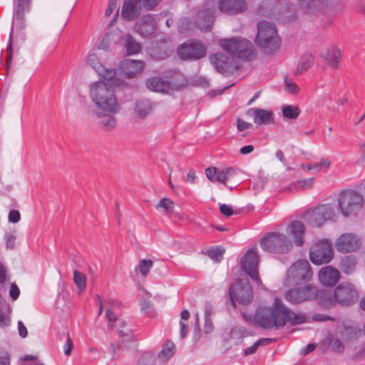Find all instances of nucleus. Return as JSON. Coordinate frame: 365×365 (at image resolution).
<instances>
[{"label": "nucleus", "instance_id": "nucleus-1", "mask_svg": "<svg viewBox=\"0 0 365 365\" xmlns=\"http://www.w3.org/2000/svg\"><path fill=\"white\" fill-rule=\"evenodd\" d=\"M240 314L250 325L264 329H278L284 327L287 323L296 326L304 323L307 320L304 314H295L278 298H275L272 307H258L253 315L245 312H241Z\"/></svg>", "mask_w": 365, "mask_h": 365}, {"label": "nucleus", "instance_id": "nucleus-2", "mask_svg": "<svg viewBox=\"0 0 365 365\" xmlns=\"http://www.w3.org/2000/svg\"><path fill=\"white\" fill-rule=\"evenodd\" d=\"M219 43L231 56L217 53L211 55L210 61L214 68L223 75L234 73L240 69V66L234 58L250 61L256 57L253 43L246 38L234 37L220 39Z\"/></svg>", "mask_w": 365, "mask_h": 365}, {"label": "nucleus", "instance_id": "nucleus-3", "mask_svg": "<svg viewBox=\"0 0 365 365\" xmlns=\"http://www.w3.org/2000/svg\"><path fill=\"white\" fill-rule=\"evenodd\" d=\"M89 97L94 105L97 117L105 114H117L121 108L113 86L103 81L90 84Z\"/></svg>", "mask_w": 365, "mask_h": 365}, {"label": "nucleus", "instance_id": "nucleus-4", "mask_svg": "<svg viewBox=\"0 0 365 365\" xmlns=\"http://www.w3.org/2000/svg\"><path fill=\"white\" fill-rule=\"evenodd\" d=\"M255 43L268 55L277 53L281 46V38L275 25L267 21H259L257 24Z\"/></svg>", "mask_w": 365, "mask_h": 365}, {"label": "nucleus", "instance_id": "nucleus-5", "mask_svg": "<svg viewBox=\"0 0 365 365\" xmlns=\"http://www.w3.org/2000/svg\"><path fill=\"white\" fill-rule=\"evenodd\" d=\"M29 5H16L14 11L11 29L9 34V40L6 48V51L8 53L6 59V65L8 69L11 64L12 39L14 34L16 37H19L21 39L24 38V34L22 32L26 27L24 21V12L29 9Z\"/></svg>", "mask_w": 365, "mask_h": 365}, {"label": "nucleus", "instance_id": "nucleus-6", "mask_svg": "<svg viewBox=\"0 0 365 365\" xmlns=\"http://www.w3.org/2000/svg\"><path fill=\"white\" fill-rule=\"evenodd\" d=\"M263 250L270 253H285L292 249V244L283 233L269 232L259 242Z\"/></svg>", "mask_w": 365, "mask_h": 365}, {"label": "nucleus", "instance_id": "nucleus-7", "mask_svg": "<svg viewBox=\"0 0 365 365\" xmlns=\"http://www.w3.org/2000/svg\"><path fill=\"white\" fill-rule=\"evenodd\" d=\"M338 204L341 214L348 217L355 215L361 210L364 205V198L355 190H345L340 193Z\"/></svg>", "mask_w": 365, "mask_h": 365}, {"label": "nucleus", "instance_id": "nucleus-8", "mask_svg": "<svg viewBox=\"0 0 365 365\" xmlns=\"http://www.w3.org/2000/svg\"><path fill=\"white\" fill-rule=\"evenodd\" d=\"M230 299L232 305L235 308L237 301L239 304L247 305L253 299L252 288L248 281L245 279H237L230 286Z\"/></svg>", "mask_w": 365, "mask_h": 365}, {"label": "nucleus", "instance_id": "nucleus-9", "mask_svg": "<svg viewBox=\"0 0 365 365\" xmlns=\"http://www.w3.org/2000/svg\"><path fill=\"white\" fill-rule=\"evenodd\" d=\"M319 294L317 287L307 284L287 290L284 294L285 299L292 304H299L304 302L315 299Z\"/></svg>", "mask_w": 365, "mask_h": 365}, {"label": "nucleus", "instance_id": "nucleus-10", "mask_svg": "<svg viewBox=\"0 0 365 365\" xmlns=\"http://www.w3.org/2000/svg\"><path fill=\"white\" fill-rule=\"evenodd\" d=\"M287 275L289 281L299 284L309 281L312 278L313 272L307 259H299L289 267Z\"/></svg>", "mask_w": 365, "mask_h": 365}, {"label": "nucleus", "instance_id": "nucleus-11", "mask_svg": "<svg viewBox=\"0 0 365 365\" xmlns=\"http://www.w3.org/2000/svg\"><path fill=\"white\" fill-rule=\"evenodd\" d=\"M177 51L181 59L195 61L205 56L207 48L201 41L191 39L179 46Z\"/></svg>", "mask_w": 365, "mask_h": 365}, {"label": "nucleus", "instance_id": "nucleus-12", "mask_svg": "<svg viewBox=\"0 0 365 365\" xmlns=\"http://www.w3.org/2000/svg\"><path fill=\"white\" fill-rule=\"evenodd\" d=\"M310 260L315 264L329 263L334 257L332 243L329 240L324 239L317 242L309 252Z\"/></svg>", "mask_w": 365, "mask_h": 365}, {"label": "nucleus", "instance_id": "nucleus-13", "mask_svg": "<svg viewBox=\"0 0 365 365\" xmlns=\"http://www.w3.org/2000/svg\"><path fill=\"white\" fill-rule=\"evenodd\" d=\"M106 315L108 321V327L112 329H116L118 333V336L122 340L118 346H115L113 343L111 344L113 351L115 353L117 350H120L125 346L123 344L124 341H131L132 335L129 331L125 332L123 330V329L126 326V322L123 319L116 316V314L113 312L112 307L106 309Z\"/></svg>", "mask_w": 365, "mask_h": 365}, {"label": "nucleus", "instance_id": "nucleus-14", "mask_svg": "<svg viewBox=\"0 0 365 365\" xmlns=\"http://www.w3.org/2000/svg\"><path fill=\"white\" fill-rule=\"evenodd\" d=\"M334 297L337 303L347 307L358 301L359 293L353 284L341 282L334 289Z\"/></svg>", "mask_w": 365, "mask_h": 365}, {"label": "nucleus", "instance_id": "nucleus-15", "mask_svg": "<svg viewBox=\"0 0 365 365\" xmlns=\"http://www.w3.org/2000/svg\"><path fill=\"white\" fill-rule=\"evenodd\" d=\"M259 257L257 253L250 249L241 260L242 269L255 281L258 285L262 284V281L258 274Z\"/></svg>", "mask_w": 365, "mask_h": 365}, {"label": "nucleus", "instance_id": "nucleus-16", "mask_svg": "<svg viewBox=\"0 0 365 365\" xmlns=\"http://www.w3.org/2000/svg\"><path fill=\"white\" fill-rule=\"evenodd\" d=\"M336 210L330 204L321 205L316 207L309 217V223L314 227L322 226L325 221L334 220Z\"/></svg>", "mask_w": 365, "mask_h": 365}, {"label": "nucleus", "instance_id": "nucleus-17", "mask_svg": "<svg viewBox=\"0 0 365 365\" xmlns=\"http://www.w3.org/2000/svg\"><path fill=\"white\" fill-rule=\"evenodd\" d=\"M360 238L353 233H344L336 240L335 246L339 252L346 253L356 251L360 245Z\"/></svg>", "mask_w": 365, "mask_h": 365}, {"label": "nucleus", "instance_id": "nucleus-18", "mask_svg": "<svg viewBox=\"0 0 365 365\" xmlns=\"http://www.w3.org/2000/svg\"><path fill=\"white\" fill-rule=\"evenodd\" d=\"M219 10L227 15H237L245 12L247 9L245 0H220Z\"/></svg>", "mask_w": 365, "mask_h": 365}, {"label": "nucleus", "instance_id": "nucleus-19", "mask_svg": "<svg viewBox=\"0 0 365 365\" xmlns=\"http://www.w3.org/2000/svg\"><path fill=\"white\" fill-rule=\"evenodd\" d=\"M304 13L309 15H318L326 11L329 6V0H299Z\"/></svg>", "mask_w": 365, "mask_h": 365}, {"label": "nucleus", "instance_id": "nucleus-20", "mask_svg": "<svg viewBox=\"0 0 365 365\" xmlns=\"http://www.w3.org/2000/svg\"><path fill=\"white\" fill-rule=\"evenodd\" d=\"M145 68L143 61L125 59L120 62L119 68L128 78H135L141 73Z\"/></svg>", "mask_w": 365, "mask_h": 365}, {"label": "nucleus", "instance_id": "nucleus-21", "mask_svg": "<svg viewBox=\"0 0 365 365\" xmlns=\"http://www.w3.org/2000/svg\"><path fill=\"white\" fill-rule=\"evenodd\" d=\"M135 29L138 34L143 37L153 35L156 29V22L151 14L143 15L135 23Z\"/></svg>", "mask_w": 365, "mask_h": 365}, {"label": "nucleus", "instance_id": "nucleus-22", "mask_svg": "<svg viewBox=\"0 0 365 365\" xmlns=\"http://www.w3.org/2000/svg\"><path fill=\"white\" fill-rule=\"evenodd\" d=\"M341 274L339 270L331 266L322 267L319 272V282L324 286L333 287L339 282Z\"/></svg>", "mask_w": 365, "mask_h": 365}, {"label": "nucleus", "instance_id": "nucleus-23", "mask_svg": "<svg viewBox=\"0 0 365 365\" xmlns=\"http://www.w3.org/2000/svg\"><path fill=\"white\" fill-rule=\"evenodd\" d=\"M247 115L253 117V120L257 125L274 123V113L271 110L262 108H251L247 110Z\"/></svg>", "mask_w": 365, "mask_h": 365}, {"label": "nucleus", "instance_id": "nucleus-24", "mask_svg": "<svg viewBox=\"0 0 365 365\" xmlns=\"http://www.w3.org/2000/svg\"><path fill=\"white\" fill-rule=\"evenodd\" d=\"M305 228L304 225L299 221L291 222L287 229V234L293 240L295 245L301 247L304 244V234Z\"/></svg>", "mask_w": 365, "mask_h": 365}, {"label": "nucleus", "instance_id": "nucleus-25", "mask_svg": "<svg viewBox=\"0 0 365 365\" xmlns=\"http://www.w3.org/2000/svg\"><path fill=\"white\" fill-rule=\"evenodd\" d=\"M214 12L210 9L203 10L196 19L197 26L203 31H210L214 21Z\"/></svg>", "mask_w": 365, "mask_h": 365}, {"label": "nucleus", "instance_id": "nucleus-26", "mask_svg": "<svg viewBox=\"0 0 365 365\" xmlns=\"http://www.w3.org/2000/svg\"><path fill=\"white\" fill-rule=\"evenodd\" d=\"M145 85L149 90L155 92H165L169 87L168 81L158 76L148 78Z\"/></svg>", "mask_w": 365, "mask_h": 365}, {"label": "nucleus", "instance_id": "nucleus-27", "mask_svg": "<svg viewBox=\"0 0 365 365\" xmlns=\"http://www.w3.org/2000/svg\"><path fill=\"white\" fill-rule=\"evenodd\" d=\"M153 108V103L148 99L138 100L135 103V112L140 118H145Z\"/></svg>", "mask_w": 365, "mask_h": 365}, {"label": "nucleus", "instance_id": "nucleus-28", "mask_svg": "<svg viewBox=\"0 0 365 365\" xmlns=\"http://www.w3.org/2000/svg\"><path fill=\"white\" fill-rule=\"evenodd\" d=\"M357 261L354 256L347 255L340 260L339 267L342 272L350 274L354 272L356 268Z\"/></svg>", "mask_w": 365, "mask_h": 365}, {"label": "nucleus", "instance_id": "nucleus-29", "mask_svg": "<svg viewBox=\"0 0 365 365\" xmlns=\"http://www.w3.org/2000/svg\"><path fill=\"white\" fill-rule=\"evenodd\" d=\"M175 352V345L171 340H166L162 350L158 354V359L162 362H166Z\"/></svg>", "mask_w": 365, "mask_h": 365}, {"label": "nucleus", "instance_id": "nucleus-30", "mask_svg": "<svg viewBox=\"0 0 365 365\" xmlns=\"http://www.w3.org/2000/svg\"><path fill=\"white\" fill-rule=\"evenodd\" d=\"M205 175L212 182L217 181L226 185L227 178L223 169L219 170L215 167H210L205 170Z\"/></svg>", "mask_w": 365, "mask_h": 365}, {"label": "nucleus", "instance_id": "nucleus-31", "mask_svg": "<svg viewBox=\"0 0 365 365\" xmlns=\"http://www.w3.org/2000/svg\"><path fill=\"white\" fill-rule=\"evenodd\" d=\"M324 58L332 68L336 69L341 59V52L339 49L334 48L328 50L324 53Z\"/></svg>", "mask_w": 365, "mask_h": 365}, {"label": "nucleus", "instance_id": "nucleus-32", "mask_svg": "<svg viewBox=\"0 0 365 365\" xmlns=\"http://www.w3.org/2000/svg\"><path fill=\"white\" fill-rule=\"evenodd\" d=\"M125 48L128 55H134L141 51V45L130 34L125 36Z\"/></svg>", "mask_w": 365, "mask_h": 365}, {"label": "nucleus", "instance_id": "nucleus-33", "mask_svg": "<svg viewBox=\"0 0 365 365\" xmlns=\"http://www.w3.org/2000/svg\"><path fill=\"white\" fill-rule=\"evenodd\" d=\"M314 63V57L310 53H304L302 56L294 74L299 75L309 69Z\"/></svg>", "mask_w": 365, "mask_h": 365}, {"label": "nucleus", "instance_id": "nucleus-34", "mask_svg": "<svg viewBox=\"0 0 365 365\" xmlns=\"http://www.w3.org/2000/svg\"><path fill=\"white\" fill-rule=\"evenodd\" d=\"M115 114H105L101 118H102L99 123L98 126L103 130L110 131L114 129L117 125L116 118L114 117Z\"/></svg>", "mask_w": 365, "mask_h": 365}, {"label": "nucleus", "instance_id": "nucleus-35", "mask_svg": "<svg viewBox=\"0 0 365 365\" xmlns=\"http://www.w3.org/2000/svg\"><path fill=\"white\" fill-rule=\"evenodd\" d=\"M314 185V178H308L301 180H297L295 182L286 187L284 191L294 192L298 190H302L305 188H311Z\"/></svg>", "mask_w": 365, "mask_h": 365}, {"label": "nucleus", "instance_id": "nucleus-36", "mask_svg": "<svg viewBox=\"0 0 365 365\" xmlns=\"http://www.w3.org/2000/svg\"><path fill=\"white\" fill-rule=\"evenodd\" d=\"M156 209H162L165 214L172 213L174 211V202L170 199L164 197L158 202Z\"/></svg>", "mask_w": 365, "mask_h": 365}, {"label": "nucleus", "instance_id": "nucleus-37", "mask_svg": "<svg viewBox=\"0 0 365 365\" xmlns=\"http://www.w3.org/2000/svg\"><path fill=\"white\" fill-rule=\"evenodd\" d=\"M300 113L299 109L294 106L286 105L282 108V114L284 118L296 119Z\"/></svg>", "mask_w": 365, "mask_h": 365}, {"label": "nucleus", "instance_id": "nucleus-38", "mask_svg": "<svg viewBox=\"0 0 365 365\" xmlns=\"http://www.w3.org/2000/svg\"><path fill=\"white\" fill-rule=\"evenodd\" d=\"M97 73L103 80L110 81L114 78L115 70L113 68H106L103 65L98 66V71Z\"/></svg>", "mask_w": 365, "mask_h": 365}, {"label": "nucleus", "instance_id": "nucleus-39", "mask_svg": "<svg viewBox=\"0 0 365 365\" xmlns=\"http://www.w3.org/2000/svg\"><path fill=\"white\" fill-rule=\"evenodd\" d=\"M73 281L80 292L86 288V277L83 273L75 270L73 272Z\"/></svg>", "mask_w": 365, "mask_h": 365}, {"label": "nucleus", "instance_id": "nucleus-40", "mask_svg": "<svg viewBox=\"0 0 365 365\" xmlns=\"http://www.w3.org/2000/svg\"><path fill=\"white\" fill-rule=\"evenodd\" d=\"M224 252L225 249L216 247L207 250V254L215 262H220L222 259Z\"/></svg>", "mask_w": 365, "mask_h": 365}, {"label": "nucleus", "instance_id": "nucleus-41", "mask_svg": "<svg viewBox=\"0 0 365 365\" xmlns=\"http://www.w3.org/2000/svg\"><path fill=\"white\" fill-rule=\"evenodd\" d=\"M156 360L155 356L151 352H145L138 360V365H153Z\"/></svg>", "mask_w": 365, "mask_h": 365}, {"label": "nucleus", "instance_id": "nucleus-42", "mask_svg": "<svg viewBox=\"0 0 365 365\" xmlns=\"http://www.w3.org/2000/svg\"><path fill=\"white\" fill-rule=\"evenodd\" d=\"M153 265V261L150 259H142L140 262L139 269L143 276H146Z\"/></svg>", "mask_w": 365, "mask_h": 365}, {"label": "nucleus", "instance_id": "nucleus-43", "mask_svg": "<svg viewBox=\"0 0 365 365\" xmlns=\"http://www.w3.org/2000/svg\"><path fill=\"white\" fill-rule=\"evenodd\" d=\"M138 1L141 9L143 7L147 10H153L160 2L158 0H140Z\"/></svg>", "mask_w": 365, "mask_h": 365}, {"label": "nucleus", "instance_id": "nucleus-44", "mask_svg": "<svg viewBox=\"0 0 365 365\" xmlns=\"http://www.w3.org/2000/svg\"><path fill=\"white\" fill-rule=\"evenodd\" d=\"M331 348L335 352L341 353L344 349V346L343 343L338 339L334 338L331 340L330 342Z\"/></svg>", "mask_w": 365, "mask_h": 365}, {"label": "nucleus", "instance_id": "nucleus-45", "mask_svg": "<svg viewBox=\"0 0 365 365\" xmlns=\"http://www.w3.org/2000/svg\"><path fill=\"white\" fill-rule=\"evenodd\" d=\"M87 63L98 73V66H103L95 54L89 55L87 58Z\"/></svg>", "mask_w": 365, "mask_h": 365}, {"label": "nucleus", "instance_id": "nucleus-46", "mask_svg": "<svg viewBox=\"0 0 365 365\" xmlns=\"http://www.w3.org/2000/svg\"><path fill=\"white\" fill-rule=\"evenodd\" d=\"M230 338L237 340L235 344L241 343L243 338L242 331L237 327L232 329L230 331Z\"/></svg>", "mask_w": 365, "mask_h": 365}, {"label": "nucleus", "instance_id": "nucleus-47", "mask_svg": "<svg viewBox=\"0 0 365 365\" xmlns=\"http://www.w3.org/2000/svg\"><path fill=\"white\" fill-rule=\"evenodd\" d=\"M140 306L142 311L148 315H150L153 312V306L148 300L143 299L140 302Z\"/></svg>", "mask_w": 365, "mask_h": 365}, {"label": "nucleus", "instance_id": "nucleus-48", "mask_svg": "<svg viewBox=\"0 0 365 365\" xmlns=\"http://www.w3.org/2000/svg\"><path fill=\"white\" fill-rule=\"evenodd\" d=\"M330 165L331 161L329 160L322 158L319 163L312 165V168L313 170L321 171L324 167L328 168Z\"/></svg>", "mask_w": 365, "mask_h": 365}, {"label": "nucleus", "instance_id": "nucleus-49", "mask_svg": "<svg viewBox=\"0 0 365 365\" xmlns=\"http://www.w3.org/2000/svg\"><path fill=\"white\" fill-rule=\"evenodd\" d=\"M6 247L7 249H13L15 245L16 236L12 233H7L5 235Z\"/></svg>", "mask_w": 365, "mask_h": 365}, {"label": "nucleus", "instance_id": "nucleus-50", "mask_svg": "<svg viewBox=\"0 0 365 365\" xmlns=\"http://www.w3.org/2000/svg\"><path fill=\"white\" fill-rule=\"evenodd\" d=\"M252 127V124L247 123L240 118L237 119V128L239 131L242 132L246 129H249Z\"/></svg>", "mask_w": 365, "mask_h": 365}, {"label": "nucleus", "instance_id": "nucleus-51", "mask_svg": "<svg viewBox=\"0 0 365 365\" xmlns=\"http://www.w3.org/2000/svg\"><path fill=\"white\" fill-rule=\"evenodd\" d=\"M67 339L66 342L63 346V352L66 356H68L71 354V351L73 349V341L70 336H68V334H66Z\"/></svg>", "mask_w": 365, "mask_h": 365}, {"label": "nucleus", "instance_id": "nucleus-52", "mask_svg": "<svg viewBox=\"0 0 365 365\" xmlns=\"http://www.w3.org/2000/svg\"><path fill=\"white\" fill-rule=\"evenodd\" d=\"M20 294V290L15 283H12L10 287L9 296L13 300L18 299Z\"/></svg>", "mask_w": 365, "mask_h": 365}, {"label": "nucleus", "instance_id": "nucleus-53", "mask_svg": "<svg viewBox=\"0 0 365 365\" xmlns=\"http://www.w3.org/2000/svg\"><path fill=\"white\" fill-rule=\"evenodd\" d=\"M220 211L226 217H230L234 213L232 206L227 204L221 205L220 207Z\"/></svg>", "mask_w": 365, "mask_h": 365}, {"label": "nucleus", "instance_id": "nucleus-54", "mask_svg": "<svg viewBox=\"0 0 365 365\" xmlns=\"http://www.w3.org/2000/svg\"><path fill=\"white\" fill-rule=\"evenodd\" d=\"M21 215L18 210H13L9 213V221L12 223H16L20 220Z\"/></svg>", "mask_w": 365, "mask_h": 365}, {"label": "nucleus", "instance_id": "nucleus-55", "mask_svg": "<svg viewBox=\"0 0 365 365\" xmlns=\"http://www.w3.org/2000/svg\"><path fill=\"white\" fill-rule=\"evenodd\" d=\"M284 81L286 89L288 91H289L292 93H297L298 92L299 88L295 83L288 81L287 78H285Z\"/></svg>", "mask_w": 365, "mask_h": 365}, {"label": "nucleus", "instance_id": "nucleus-56", "mask_svg": "<svg viewBox=\"0 0 365 365\" xmlns=\"http://www.w3.org/2000/svg\"><path fill=\"white\" fill-rule=\"evenodd\" d=\"M0 365H10V357L9 354L0 350Z\"/></svg>", "mask_w": 365, "mask_h": 365}, {"label": "nucleus", "instance_id": "nucleus-57", "mask_svg": "<svg viewBox=\"0 0 365 365\" xmlns=\"http://www.w3.org/2000/svg\"><path fill=\"white\" fill-rule=\"evenodd\" d=\"M190 22L187 18L182 19L178 25V30L180 33H183L189 29Z\"/></svg>", "mask_w": 365, "mask_h": 365}, {"label": "nucleus", "instance_id": "nucleus-58", "mask_svg": "<svg viewBox=\"0 0 365 365\" xmlns=\"http://www.w3.org/2000/svg\"><path fill=\"white\" fill-rule=\"evenodd\" d=\"M259 346V343L257 341L255 342L252 346H248L244 350V355L248 356L255 354L257 351Z\"/></svg>", "mask_w": 365, "mask_h": 365}, {"label": "nucleus", "instance_id": "nucleus-59", "mask_svg": "<svg viewBox=\"0 0 365 365\" xmlns=\"http://www.w3.org/2000/svg\"><path fill=\"white\" fill-rule=\"evenodd\" d=\"M116 6H117L116 0H109L108 6L105 12V16L107 17L110 16L111 14L116 9Z\"/></svg>", "mask_w": 365, "mask_h": 365}, {"label": "nucleus", "instance_id": "nucleus-60", "mask_svg": "<svg viewBox=\"0 0 365 365\" xmlns=\"http://www.w3.org/2000/svg\"><path fill=\"white\" fill-rule=\"evenodd\" d=\"M227 180L232 179L234 176L237 175V169L230 167V168H223Z\"/></svg>", "mask_w": 365, "mask_h": 365}, {"label": "nucleus", "instance_id": "nucleus-61", "mask_svg": "<svg viewBox=\"0 0 365 365\" xmlns=\"http://www.w3.org/2000/svg\"><path fill=\"white\" fill-rule=\"evenodd\" d=\"M18 330L21 337L26 338L28 336V331L21 321L18 322Z\"/></svg>", "mask_w": 365, "mask_h": 365}, {"label": "nucleus", "instance_id": "nucleus-62", "mask_svg": "<svg viewBox=\"0 0 365 365\" xmlns=\"http://www.w3.org/2000/svg\"><path fill=\"white\" fill-rule=\"evenodd\" d=\"M180 337L182 339H184L187 336L188 331H189L188 324L186 322L180 321Z\"/></svg>", "mask_w": 365, "mask_h": 365}, {"label": "nucleus", "instance_id": "nucleus-63", "mask_svg": "<svg viewBox=\"0 0 365 365\" xmlns=\"http://www.w3.org/2000/svg\"><path fill=\"white\" fill-rule=\"evenodd\" d=\"M213 329V324L211 318H205L204 331L206 334L210 333Z\"/></svg>", "mask_w": 365, "mask_h": 365}, {"label": "nucleus", "instance_id": "nucleus-64", "mask_svg": "<svg viewBox=\"0 0 365 365\" xmlns=\"http://www.w3.org/2000/svg\"><path fill=\"white\" fill-rule=\"evenodd\" d=\"M9 324V319L6 314L0 310V327H4Z\"/></svg>", "mask_w": 365, "mask_h": 365}]
</instances>
